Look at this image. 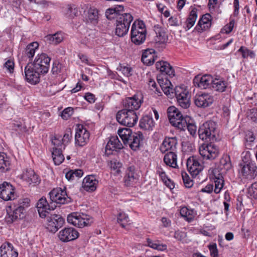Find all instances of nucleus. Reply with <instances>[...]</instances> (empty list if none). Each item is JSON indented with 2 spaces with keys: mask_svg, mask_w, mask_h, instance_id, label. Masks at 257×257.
Returning <instances> with one entry per match:
<instances>
[{
  "mask_svg": "<svg viewBox=\"0 0 257 257\" xmlns=\"http://www.w3.org/2000/svg\"><path fill=\"white\" fill-rule=\"evenodd\" d=\"M123 148L122 144L117 136H112L109 138L105 146V154L108 156L113 152H117Z\"/></svg>",
  "mask_w": 257,
  "mask_h": 257,
  "instance_id": "nucleus-20",
  "label": "nucleus"
},
{
  "mask_svg": "<svg viewBox=\"0 0 257 257\" xmlns=\"http://www.w3.org/2000/svg\"><path fill=\"white\" fill-rule=\"evenodd\" d=\"M10 164V158L5 153L0 152V170L8 171Z\"/></svg>",
  "mask_w": 257,
  "mask_h": 257,
  "instance_id": "nucleus-42",
  "label": "nucleus"
},
{
  "mask_svg": "<svg viewBox=\"0 0 257 257\" xmlns=\"http://www.w3.org/2000/svg\"><path fill=\"white\" fill-rule=\"evenodd\" d=\"M187 128L190 135H191L192 136H194L196 135L197 127L193 123L190 121L189 123H188Z\"/></svg>",
  "mask_w": 257,
  "mask_h": 257,
  "instance_id": "nucleus-59",
  "label": "nucleus"
},
{
  "mask_svg": "<svg viewBox=\"0 0 257 257\" xmlns=\"http://www.w3.org/2000/svg\"><path fill=\"white\" fill-rule=\"evenodd\" d=\"M146 28L143 21L136 20L132 25L131 29V40L136 45H141L146 38Z\"/></svg>",
  "mask_w": 257,
  "mask_h": 257,
  "instance_id": "nucleus-5",
  "label": "nucleus"
},
{
  "mask_svg": "<svg viewBox=\"0 0 257 257\" xmlns=\"http://www.w3.org/2000/svg\"><path fill=\"white\" fill-rule=\"evenodd\" d=\"M56 204H57L56 202L53 201L48 203L45 198L42 197L40 199L37 205V208L40 216L43 218L50 214L49 212L51 210H54L56 208Z\"/></svg>",
  "mask_w": 257,
  "mask_h": 257,
  "instance_id": "nucleus-13",
  "label": "nucleus"
},
{
  "mask_svg": "<svg viewBox=\"0 0 257 257\" xmlns=\"http://www.w3.org/2000/svg\"><path fill=\"white\" fill-rule=\"evenodd\" d=\"M22 178L29 184H37L40 182L38 176L31 169H27L24 172L22 175Z\"/></svg>",
  "mask_w": 257,
  "mask_h": 257,
  "instance_id": "nucleus-30",
  "label": "nucleus"
},
{
  "mask_svg": "<svg viewBox=\"0 0 257 257\" xmlns=\"http://www.w3.org/2000/svg\"><path fill=\"white\" fill-rule=\"evenodd\" d=\"M154 30L156 36L154 37V40L156 43H164L167 40V35L163 29L159 25H155Z\"/></svg>",
  "mask_w": 257,
  "mask_h": 257,
  "instance_id": "nucleus-32",
  "label": "nucleus"
},
{
  "mask_svg": "<svg viewBox=\"0 0 257 257\" xmlns=\"http://www.w3.org/2000/svg\"><path fill=\"white\" fill-rule=\"evenodd\" d=\"M211 25V16L209 14H206L202 16L199 20L197 25L195 27V29L201 32L203 30L208 29Z\"/></svg>",
  "mask_w": 257,
  "mask_h": 257,
  "instance_id": "nucleus-28",
  "label": "nucleus"
},
{
  "mask_svg": "<svg viewBox=\"0 0 257 257\" xmlns=\"http://www.w3.org/2000/svg\"><path fill=\"white\" fill-rule=\"evenodd\" d=\"M118 134L124 145H128L134 151L138 150L140 146L141 141L143 139L142 133H133L129 128H122L118 131Z\"/></svg>",
  "mask_w": 257,
  "mask_h": 257,
  "instance_id": "nucleus-3",
  "label": "nucleus"
},
{
  "mask_svg": "<svg viewBox=\"0 0 257 257\" xmlns=\"http://www.w3.org/2000/svg\"><path fill=\"white\" fill-rule=\"evenodd\" d=\"M63 40V36L61 32L48 35L44 38V40L46 42L53 45H57L61 42Z\"/></svg>",
  "mask_w": 257,
  "mask_h": 257,
  "instance_id": "nucleus-36",
  "label": "nucleus"
},
{
  "mask_svg": "<svg viewBox=\"0 0 257 257\" xmlns=\"http://www.w3.org/2000/svg\"><path fill=\"white\" fill-rule=\"evenodd\" d=\"M168 118L170 124L177 127V108L174 106H171L167 109Z\"/></svg>",
  "mask_w": 257,
  "mask_h": 257,
  "instance_id": "nucleus-40",
  "label": "nucleus"
},
{
  "mask_svg": "<svg viewBox=\"0 0 257 257\" xmlns=\"http://www.w3.org/2000/svg\"><path fill=\"white\" fill-rule=\"evenodd\" d=\"M139 176L136 173L135 168L132 166L128 167L125 171L124 182L126 186H133L138 182Z\"/></svg>",
  "mask_w": 257,
  "mask_h": 257,
  "instance_id": "nucleus-22",
  "label": "nucleus"
},
{
  "mask_svg": "<svg viewBox=\"0 0 257 257\" xmlns=\"http://www.w3.org/2000/svg\"><path fill=\"white\" fill-rule=\"evenodd\" d=\"M249 154L246 153L242 160L244 164L241 165L240 173L243 179L251 180L257 175V167L254 163L249 162Z\"/></svg>",
  "mask_w": 257,
  "mask_h": 257,
  "instance_id": "nucleus-7",
  "label": "nucleus"
},
{
  "mask_svg": "<svg viewBox=\"0 0 257 257\" xmlns=\"http://www.w3.org/2000/svg\"><path fill=\"white\" fill-rule=\"evenodd\" d=\"M165 163L172 168L177 167V155L173 152H170L166 154L164 158Z\"/></svg>",
  "mask_w": 257,
  "mask_h": 257,
  "instance_id": "nucleus-38",
  "label": "nucleus"
},
{
  "mask_svg": "<svg viewBox=\"0 0 257 257\" xmlns=\"http://www.w3.org/2000/svg\"><path fill=\"white\" fill-rule=\"evenodd\" d=\"M248 195L255 198H257V183L252 184L251 186L248 188Z\"/></svg>",
  "mask_w": 257,
  "mask_h": 257,
  "instance_id": "nucleus-54",
  "label": "nucleus"
},
{
  "mask_svg": "<svg viewBox=\"0 0 257 257\" xmlns=\"http://www.w3.org/2000/svg\"><path fill=\"white\" fill-rule=\"evenodd\" d=\"M0 257H18V253L9 242L3 243L0 247Z\"/></svg>",
  "mask_w": 257,
  "mask_h": 257,
  "instance_id": "nucleus-25",
  "label": "nucleus"
},
{
  "mask_svg": "<svg viewBox=\"0 0 257 257\" xmlns=\"http://www.w3.org/2000/svg\"><path fill=\"white\" fill-rule=\"evenodd\" d=\"M190 121H192L190 117L187 115L183 116L181 112L178 111V130H180L179 135L183 133L182 131L185 130Z\"/></svg>",
  "mask_w": 257,
  "mask_h": 257,
  "instance_id": "nucleus-35",
  "label": "nucleus"
},
{
  "mask_svg": "<svg viewBox=\"0 0 257 257\" xmlns=\"http://www.w3.org/2000/svg\"><path fill=\"white\" fill-rule=\"evenodd\" d=\"M123 12L124 7L121 5H117L113 8L108 9L105 12V16L109 20H117Z\"/></svg>",
  "mask_w": 257,
  "mask_h": 257,
  "instance_id": "nucleus-29",
  "label": "nucleus"
},
{
  "mask_svg": "<svg viewBox=\"0 0 257 257\" xmlns=\"http://www.w3.org/2000/svg\"><path fill=\"white\" fill-rule=\"evenodd\" d=\"M143 102V95L137 93L132 97L126 98L123 102L124 109L116 113L117 121L121 125L132 127L137 122L138 116L135 110H138Z\"/></svg>",
  "mask_w": 257,
  "mask_h": 257,
  "instance_id": "nucleus-1",
  "label": "nucleus"
},
{
  "mask_svg": "<svg viewBox=\"0 0 257 257\" xmlns=\"http://www.w3.org/2000/svg\"><path fill=\"white\" fill-rule=\"evenodd\" d=\"M41 74L42 73L36 70L33 65L28 63L25 67V79L32 84H36L39 82Z\"/></svg>",
  "mask_w": 257,
  "mask_h": 257,
  "instance_id": "nucleus-16",
  "label": "nucleus"
},
{
  "mask_svg": "<svg viewBox=\"0 0 257 257\" xmlns=\"http://www.w3.org/2000/svg\"><path fill=\"white\" fill-rule=\"evenodd\" d=\"M181 175L185 187L188 188L192 187L193 185V181L191 179L188 174L185 172H182Z\"/></svg>",
  "mask_w": 257,
  "mask_h": 257,
  "instance_id": "nucleus-52",
  "label": "nucleus"
},
{
  "mask_svg": "<svg viewBox=\"0 0 257 257\" xmlns=\"http://www.w3.org/2000/svg\"><path fill=\"white\" fill-rule=\"evenodd\" d=\"M220 163L225 170H228L231 167L230 159L228 155H224L220 159Z\"/></svg>",
  "mask_w": 257,
  "mask_h": 257,
  "instance_id": "nucleus-53",
  "label": "nucleus"
},
{
  "mask_svg": "<svg viewBox=\"0 0 257 257\" xmlns=\"http://www.w3.org/2000/svg\"><path fill=\"white\" fill-rule=\"evenodd\" d=\"M177 145L176 138H165L161 144L160 150L163 153H165L169 150H175Z\"/></svg>",
  "mask_w": 257,
  "mask_h": 257,
  "instance_id": "nucleus-31",
  "label": "nucleus"
},
{
  "mask_svg": "<svg viewBox=\"0 0 257 257\" xmlns=\"http://www.w3.org/2000/svg\"><path fill=\"white\" fill-rule=\"evenodd\" d=\"M29 204L28 198H24L19 201L18 204H11L7 207V214L5 219L8 223L23 218L24 217L25 207H28Z\"/></svg>",
  "mask_w": 257,
  "mask_h": 257,
  "instance_id": "nucleus-2",
  "label": "nucleus"
},
{
  "mask_svg": "<svg viewBox=\"0 0 257 257\" xmlns=\"http://www.w3.org/2000/svg\"><path fill=\"white\" fill-rule=\"evenodd\" d=\"M234 23L235 21L234 20H230L229 24H227L224 26L223 28L221 30V32L226 34L230 33L232 31Z\"/></svg>",
  "mask_w": 257,
  "mask_h": 257,
  "instance_id": "nucleus-56",
  "label": "nucleus"
},
{
  "mask_svg": "<svg viewBox=\"0 0 257 257\" xmlns=\"http://www.w3.org/2000/svg\"><path fill=\"white\" fill-rule=\"evenodd\" d=\"M67 219L69 224L79 228L90 225L93 222L92 217L88 215L77 212L69 214Z\"/></svg>",
  "mask_w": 257,
  "mask_h": 257,
  "instance_id": "nucleus-6",
  "label": "nucleus"
},
{
  "mask_svg": "<svg viewBox=\"0 0 257 257\" xmlns=\"http://www.w3.org/2000/svg\"><path fill=\"white\" fill-rule=\"evenodd\" d=\"M45 218H46V228L49 232L52 233H55L59 228L63 226L64 223V219L60 215L56 214L48 215Z\"/></svg>",
  "mask_w": 257,
  "mask_h": 257,
  "instance_id": "nucleus-9",
  "label": "nucleus"
},
{
  "mask_svg": "<svg viewBox=\"0 0 257 257\" xmlns=\"http://www.w3.org/2000/svg\"><path fill=\"white\" fill-rule=\"evenodd\" d=\"M155 57V50L153 49H148L143 53L141 60L144 64L151 65L154 63Z\"/></svg>",
  "mask_w": 257,
  "mask_h": 257,
  "instance_id": "nucleus-33",
  "label": "nucleus"
},
{
  "mask_svg": "<svg viewBox=\"0 0 257 257\" xmlns=\"http://www.w3.org/2000/svg\"><path fill=\"white\" fill-rule=\"evenodd\" d=\"M211 87L216 91L223 92L226 87V85L225 82L223 80L213 79Z\"/></svg>",
  "mask_w": 257,
  "mask_h": 257,
  "instance_id": "nucleus-44",
  "label": "nucleus"
},
{
  "mask_svg": "<svg viewBox=\"0 0 257 257\" xmlns=\"http://www.w3.org/2000/svg\"><path fill=\"white\" fill-rule=\"evenodd\" d=\"M130 219L127 214L123 212H120L117 216V222L122 227L125 228L126 225L130 224Z\"/></svg>",
  "mask_w": 257,
  "mask_h": 257,
  "instance_id": "nucleus-49",
  "label": "nucleus"
},
{
  "mask_svg": "<svg viewBox=\"0 0 257 257\" xmlns=\"http://www.w3.org/2000/svg\"><path fill=\"white\" fill-rule=\"evenodd\" d=\"M99 11L95 7H89L85 15V22L86 24L96 26L99 21Z\"/></svg>",
  "mask_w": 257,
  "mask_h": 257,
  "instance_id": "nucleus-23",
  "label": "nucleus"
},
{
  "mask_svg": "<svg viewBox=\"0 0 257 257\" xmlns=\"http://www.w3.org/2000/svg\"><path fill=\"white\" fill-rule=\"evenodd\" d=\"M212 82L213 78L208 75H205L203 76H197L193 80L194 85L201 89L211 87Z\"/></svg>",
  "mask_w": 257,
  "mask_h": 257,
  "instance_id": "nucleus-24",
  "label": "nucleus"
},
{
  "mask_svg": "<svg viewBox=\"0 0 257 257\" xmlns=\"http://www.w3.org/2000/svg\"><path fill=\"white\" fill-rule=\"evenodd\" d=\"M71 137V133L70 131H68L64 135L63 138H61L65 146L70 142Z\"/></svg>",
  "mask_w": 257,
  "mask_h": 257,
  "instance_id": "nucleus-61",
  "label": "nucleus"
},
{
  "mask_svg": "<svg viewBox=\"0 0 257 257\" xmlns=\"http://www.w3.org/2000/svg\"><path fill=\"white\" fill-rule=\"evenodd\" d=\"M140 126L145 130H150L154 126L153 120L148 116L144 117L140 120Z\"/></svg>",
  "mask_w": 257,
  "mask_h": 257,
  "instance_id": "nucleus-46",
  "label": "nucleus"
},
{
  "mask_svg": "<svg viewBox=\"0 0 257 257\" xmlns=\"http://www.w3.org/2000/svg\"><path fill=\"white\" fill-rule=\"evenodd\" d=\"M147 243L149 246L160 251H164L167 249V245L165 244L160 243L158 241H153L151 239H147Z\"/></svg>",
  "mask_w": 257,
  "mask_h": 257,
  "instance_id": "nucleus-48",
  "label": "nucleus"
},
{
  "mask_svg": "<svg viewBox=\"0 0 257 257\" xmlns=\"http://www.w3.org/2000/svg\"><path fill=\"white\" fill-rule=\"evenodd\" d=\"M199 153L204 159H215L219 154L218 147L214 144H203L200 147Z\"/></svg>",
  "mask_w": 257,
  "mask_h": 257,
  "instance_id": "nucleus-10",
  "label": "nucleus"
},
{
  "mask_svg": "<svg viewBox=\"0 0 257 257\" xmlns=\"http://www.w3.org/2000/svg\"><path fill=\"white\" fill-rule=\"evenodd\" d=\"M50 198L51 201L59 204H64L68 202L67 195L65 189L57 188L53 189L50 193Z\"/></svg>",
  "mask_w": 257,
  "mask_h": 257,
  "instance_id": "nucleus-18",
  "label": "nucleus"
},
{
  "mask_svg": "<svg viewBox=\"0 0 257 257\" xmlns=\"http://www.w3.org/2000/svg\"><path fill=\"white\" fill-rule=\"evenodd\" d=\"M133 20V16L130 13H126L121 14L116 21L120 23H122V24H125V25L130 26V24Z\"/></svg>",
  "mask_w": 257,
  "mask_h": 257,
  "instance_id": "nucleus-45",
  "label": "nucleus"
},
{
  "mask_svg": "<svg viewBox=\"0 0 257 257\" xmlns=\"http://www.w3.org/2000/svg\"><path fill=\"white\" fill-rule=\"evenodd\" d=\"M52 144L54 145L53 148H61V149H65V145L61 139V136L59 135H56L51 139Z\"/></svg>",
  "mask_w": 257,
  "mask_h": 257,
  "instance_id": "nucleus-51",
  "label": "nucleus"
},
{
  "mask_svg": "<svg viewBox=\"0 0 257 257\" xmlns=\"http://www.w3.org/2000/svg\"><path fill=\"white\" fill-rule=\"evenodd\" d=\"M194 101L198 107L205 108L211 105L214 101L213 96L209 93H202L196 95Z\"/></svg>",
  "mask_w": 257,
  "mask_h": 257,
  "instance_id": "nucleus-19",
  "label": "nucleus"
},
{
  "mask_svg": "<svg viewBox=\"0 0 257 257\" xmlns=\"http://www.w3.org/2000/svg\"><path fill=\"white\" fill-rule=\"evenodd\" d=\"M180 214L181 217L188 222L191 221L194 218L193 211L189 209L186 207H182L180 210Z\"/></svg>",
  "mask_w": 257,
  "mask_h": 257,
  "instance_id": "nucleus-43",
  "label": "nucleus"
},
{
  "mask_svg": "<svg viewBox=\"0 0 257 257\" xmlns=\"http://www.w3.org/2000/svg\"><path fill=\"white\" fill-rule=\"evenodd\" d=\"M65 14L67 17L72 19L77 16L78 9L75 5H69L65 9Z\"/></svg>",
  "mask_w": 257,
  "mask_h": 257,
  "instance_id": "nucleus-47",
  "label": "nucleus"
},
{
  "mask_svg": "<svg viewBox=\"0 0 257 257\" xmlns=\"http://www.w3.org/2000/svg\"><path fill=\"white\" fill-rule=\"evenodd\" d=\"M157 81L162 90L166 95L170 98L174 96L177 98L176 86L174 88L167 78H163L161 75L158 76Z\"/></svg>",
  "mask_w": 257,
  "mask_h": 257,
  "instance_id": "nucleus-14",
  "label": "nucleus"
},
{
  "mask_svg": "<svg viewBox=\"0 0 257 257\" xmlns=\"http://www.w3.org/2000/svg\"><path fill=\"white\" fill-rule=\"evenodd\" d=\"M90 134L84 125L78 124L75 128V143L79 147H83L88 142Z\"/></svg>",
  "mask_w": 257,
  "mask_h": 257,
  "instance_id": "nucleus-12",
  "label": "nucleus"
},
{
  "mask_svg": "<svg viewBox=\"0 0 257 257\" xmlns=\"http://www.w3.org/2000/svg\"><path fill=\"white\" fill-rule=\"evenodd\" d=\"M156 67L157 70H160L162 75H167L170 77L175 76L174 69L167 62H157L156 63Z\"/></svg>",
  "mask_w": 257,
  "mask_h": 257,
  "instance_id": "nucleus-26",
  "label": "nucleus"
},
{
  "mask_svg": "<svg viewBox=\"0 0 257 257\" xmlns=\"http://www.w3.org/2000/svg\"><path fill=\"white\" fill-rule=\"evenodd\" d=\"M197 18V9L195 8H193L190 12L189 15L184 24V27L186 31L189 30L194 26Z\"/></svg>",
  "mask_w": 257,
  "mask_h": 257,
  "instance_id": "nucleus-34",
  "label": "nucleus"
},
{
  "mask_svg": "<svg viewBox=\"0 0 257 257\" xmlns=\"http://www.w3.org/2000/svg\"><path fill=\"white\" fill-rule=\"evenodd\" d=\"M0 198L5 201L15 199V188L10 183L4 182L0 184Z\"/></svg>",
  "mask_w": 257,
  "mask_h": 257,
  "instance_id": "nucleus-15",
  "label": "nucleus"
},
{
  "mask_svg": "<svg viewBox=\"0 0 257 257\" xmlns=\"http://www.w3.org/2000/svg\"><path fill=\"white\" fill-rule=\"evenodd\" d=\"M5 67L9 70V71L10 73H12L14 71V62L11 60H8L5 63Z\"/></svg>",
  "mask_w": 257,
  "mask_h": 257,
  "instance_id": "nucleus-60",
  "label": "nucleus"
},
{
  "mask_svg": "<svg viewBox=\"0 0 257 257\" xmlns=\"http://www.w3.org/2000/svg\"><path fill=\"white\" fill-rule=\"evenodd\" d=\"M98 181L93 175H88L83 180L82 187L86 191H93L96 190Z\"/></svg>",
  "mask_w": 257,
  "mask_h": 257,
  "instance_id": "nucleus-27",
  "label": "nucleus"
},
{
  "mask_svg": "<svg viewBox=\"0 0 257 257\" xmlns=\"http://www.w3.org/2000/svg\"><path fill=\"white\" fill-rule=\"evenodd\" d=\"M51 58L46 53L38 54L35 57L33 62L29 63L39 71L42 74H45L48 72Z\"/></svg>",
  "mask_w": 257,
  "mask_h": 257,
  "instance_id": "nucleus-8",
  "label": "nucleus"
},
{
  "mask_svg": "<svg viewBox=\"0 0 257 257\" xmlns=\"http://www.w3.org/2000/svg\"><path fill=\"white\" fill-rule=\"evenodd\" d=\"M191 94L185 84L178 86V105L183 108H188L190 105Z\"/></svg>",
  "mask_w": 257,
  "mask_h": 257,
  "instance_id": "nucleus-11",
  "label": "nucleus"
},
{
  "mask_svg": "<svg viewBox=\"0 0 257 257\" xmlns=\"http://www.w3.org/2000/svg\"><path fill=\"white\" fill-rule=\"evenodd\" d=\"M84 98L89 103H94L95 100V95L89 92L85 94Z\"/></svg>",
  "mask_w": 257,
  "mask_h": 257,
  "instance_id": "nucleus-63",
  "label": "nucleus"
},
{
  "mask_svg": "<svg viewBox=\"0 0 257 257\" xmlns=\"http://www.w3.org/2000/svg\"><path fill=\"white\" fill-rule=\"evenodd\" d=\"M211 255L213 257H218V249L216 243L210 244L208 246Z\"/></svg>",
  "mask_w": 257,
  "mask_h": 257,
  "instance_id": "nucleus-58",
  "label": "nucleus"
},
{
  "mask_svg": "<svg viewBox=\"0 0 257 257\" xmlns=\"http://www.w3.org/2000/svg\"><path fill=\"white\" fill-rule=\"evenodd\" d=\"M213 185L211 184H208L205 187L202 188L200 190L201 192L210 193L213 190Z\"/></svg>",
  "mask_w": 257,
  "mask_h": 257,
  "instance_id": "nucleus-64",
  "label": "nucleus"
},
{
  "mask_svg": "<svg viewBox=\"0 0 257 257\" xmlns=\"http://www.w3.org/2000/svg\"><path fill=\"white\" fill-rule=\"evenodd\" d=\"M73 108L69 107L63 110L61 116L63 119L67 120L73 114Z\"/></svg>",
  "mask_w": 257,
  "mask_h": 257,
  "instance_id": "nucleus-55",
  "label": "nucleus"
},
{
  "mask_svg": "<svg viewBox=\"0 0 257 257\" xmlns=\"http://www.w3.org/2000/svg\"><path fill=\"white\" fill-rule=\"evenodd\" d=\"M187 166L192 176L197 175L203 169L202 165L199 162L196 157L194 156L187 159Z\"/></svg>",
  "mask_w": 257,
  "mask_h": 257,
  "instance_id": "nucleus-21",
  "label": "nucleus"
},
{
  "mask_svg": "<svg viewBox=\"0 0 257 257\" xmlns=\"http://www.w3.org/2000/svg\"><path fill=\"white\" fill-rule=\"evenodd\" d=\"M198 134L200 139L207 142H214L217 140V124L213 121H207L199 128Z\"/></svg>",
  "mask_w": 257,
  "mask_h": 257,
  "instance_id": "nucleus-4",
  "label": "nucleus"
},
{
  "mask_svg": "<svg viewBox=\"0 0 257 257\" xmlns=\"http://www.w3.org/2000/svg\"><path fill=\"white\" fill-rule=\"evenodd\" d=\"M79 235L76 229L73 227H65L59 231L58 237L62 242H66L77 239Z\"/></svg>",
  "mask_w": 257,
  "mask_h": 257,
  "instance_id": "nucleus-17",
  "label": "nucleus"
},
{
  "mask_svg": "<svg viewBox=\"0 0 257 257\" xmlns=\"http://www.w3.org/2000/svg\"><path fill=\"white\" fill-rule=\"evenodd\" d=\"M214 191L216 194H218L220 192L224 185V180L223 177L220 176V177H215L214 179Z\"/></svg>",
  "mask_w": 257,
  "mask_h": 257,
  "instance_id": "nucleus-50",
  "label": "nucleus"
},
{
  "mask_svg": "<svg viewBox=\"0 0 257 257\" xmlns=\"http://www.w3.org/2000/svg\"><path fill=\"white\" fill-rule=\"evenodd\" d=\"M52 156L54 164L56 165H59L64 160V157L62 154V149L61 148H53Z\"/></svg>",
  "mask_w": 257,
  "mask_h": 257,
  "instance_id": "nucleus-39",
  "label": "nucleus"
},
{
  "mask_svg": "<svg viewBox=\"0 0 257 257\" xmlns=\"http://www.w3.org/2000/svg\"><path fill=\"white\" fill-rule=\"evenodd\" d=\"M130 26L116 21L115 34L119 37L125 35L129 30Z\"/></svg>",
  "mask_w": 257,
  "mask_h": 257,
  "instance_id": "nucleus-41",
  "label": "nucleus"
},
{
  "mask_svg": "<svg viewBox=\"0 0 257 257\" xmlns=\"http://www.w3.org/2000/svg\"><path fill=\"white\" fill-rule=\"evenodd\" d=\"M62 65L59 62L56 61L54 62L52 68V72L54 74H57L61 72Z\"/></svg>",
  "mask_w": 257,
  "mask_h": 257,
  "instance_id": "nucleus-57",
  "label": "nucleus"
},
{
  "mask_svg": "<svg viewBox=\"0 0 257 257\" xmlns=\"http://www.w3.org/2000/svg\"><path fill=\"white\" fill-rule=\"evenodd\" d=\"M255 139V136L252 132L248 131L246 132L245 136V139L246 142L252 143L254 141Z\"/></svg>",
  "mask_w": 257,
  "mask_h": 257,
  "instance_id": "nucleus-62",
  "label": "nucleus"
},
{
  "mask_svg": "<svg viewBox=\"0 0 257 257\" xmlns=\"http://www.w3.org/2000/svg\"><path fill=\"white\" fill-rule=\"evenodd\" d=\"M39 43L37 42H33L30 43L26 47L25 50V56L31 61L35 55L36 51L39 48Z\"/></svg>",
  "mask_w": 257,
  "mask_h": 257,
  "instance_id": "nucleus-37",
  "label": "nucleus"
}]
</instances>
